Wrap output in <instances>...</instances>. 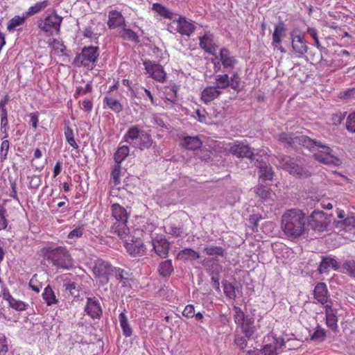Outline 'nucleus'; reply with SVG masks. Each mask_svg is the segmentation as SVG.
I'll list each match as a JSON object with an SVG mask.
<instances>
[{
	"mask_svg": "<svg viewBox=\"0 0 355 355\" xmlns=\"http://www.w3.org/2000/svg\"><path fill=\"white\" fill-rule=\"evenodd\" d=\"M26 18L27 16L26 14L24 16H14L9 20L7 25V30L9 32H13L17 27L23 25L25 23Z\"/></svg>",
	"mask_w": 355,
	"mask_h": 355,
	"instance_id": "obj_31",
	"label": "nucleus"
},
{
	"mask_svg": "<svg viewBox=\"0 0 355 355\" xmlns=\"http://www.w3.org/2000/svg\"><path fill=\"white\" fill-rule=\"evenodd\" d=\"M216 87L218 89H226L230 86V78L227 74L217 75L216 76Z\"/></svg>",
	"mask_w": 355,
	"mask_h": 355,
	"instance_id": "obj_44",
	"label": "nucleus"
},
{
	"mask_svg": "<svg viewBox=\"0 0 355 355\" xmlns=\"http://www.w3.org/2000/svg\"><path fill=\"white\" fill-rule=\"evenodd\" d=\"M48 1L46 0L37 2L33 6H31L27 12H26V16H31L41 12L48 6Z\"/></svg>",
	"mask_w": 355,
	"mask_h": 355,
	"instance_id": "obj_42",
	"label": "nucleus"
},
{
	"mask_svg": "<svg viewBox=\"0 0 355 355\" xmlns=\"http://www.w3.org/2000/svg\"><path fill=\"white\" fill-rule=\"evenodd\" d=\"M112 272L113 267L108 262L100 259L95 261L93 273L103 284L108 282V276L112 275Z\"/></svg>",
	"mask_w": 355,
	"mask_h": 355,
	"instance_id": "obj_9",
	"label": "nucleus"
},
{
	"mask_svg": "<svg viewBox=\"0 0 355 355\" xmlns=\"http://www.w3.org/2000/svg\"><path fill=\"white\" fill-rule=\"evenodd\" d=\"M345 119V114L340 112L334 113L331 116V121L333 125H340Z\"/></svg>",
	"mask_w": 355,
	"mask_h": 355,
	"instance_id": "obj_64",
	"label": "nucleus"
},
{
	"mask_svg": "<svg viewBox=\"0 0 355 355\" xmlns=\"http://www.w3.org/2000/svg\"><path fill=\"white\" fill-rule=\"evenodd\" d=\"M119 35L121 38L135 43L139 42V39L137 33L130 28H123L119 31Z\"/></svg>",
	"mask_w": 355,
	"mask_h": 355,
	"instance_id": "obj_41",
	"label": "nucleus"
},
{
	"mask_svg": "<svg viewBox=\"0 0 355 355\" xmlns=\"http://www.w3.org/2000/svg\"><path fill=\"white\" fill-rule=\"evenodd\" d=\"M199 45L205 52L211 55H215L216 53L218 46L214 41V35L210 32H206L199 37Z\"/></svg>",
	"mask_w": 355,
	"mask_h": 355,
	"instance_id": "obj_15",
	"label": "nucleus"
},
{
	"mask_svg": "<svg viewBox=\"0 0 355 355\" xmlns=\"http://www.w3.org/2000/svg\"><path fill=\"white\" fill-rule=\"evenodd\" d=\"M277 344L275 345H266L261 352V354L263 355H277Z\"/></svg>",
	"mask_w": 355,
	"mask_h": 355,
	"instance_id": "obj_57",
	"label": "nucleus"
},
{
	"mask_svg": "<svg viewBox=\"0 0 355 355\" xmlns=\"http://www.w3.org/2000/svg\"><path fill=\"white\" fill-rule=\"evenodd\" d=\"M293 51L298 58L303 57L308 51L307 42L304 36L292 31L290 34Z\"/></svg>",
	"mask_w": 355,
	"mask_h": 355,
	"instance_id": "obj_10",
	"label": "nucleus"
},
{
	"mask_svg": "<svg viewBox=\"0 0 355 355\" xmlns=\"http://www.w3.org/2000/svg\"><path fill=\"white\" fill-rule=\"evenodd\" d=\"M130 149L128 146H122L117 148L114 155V159L116 164H120L129 155Z\"/></svg>",
	"mask_w": 355,
	"mask_h": 355,
	"instance_id": "obj_39",
	"label": "nucleus"
},
{
	"mask_svg": "<svg viewBox=\"0 0 355 355\" xmlns=\"http://www.w3.org/2000/svg\"><path fill=\"white\" fill-rule=\"evenodd\" d=\"M179 86L175 84H171L165 88V102H169L171 104H176L178 100V92L179 91Z\"/></svg>",
	"mask_w": 355,
	"mask_h": 355,
	"instance_id": "obj_28",
	"label": "nucleus"
},
{
	"mask_svg": "<svg viewBox=\"0 0 355 355\" xmlns=\"http://www.w3.org/2000/svg\"><path fill=\"white\" fill-rule=\"evenodd\" d=\"M112 215L116 220L112 229L121 238H125L128 236L129 228L127 226L128 214L126 209L118 203H114L111 206Z\"/></svg>",
	"mask_w": 355,
	"mask_h": 355,
	"instance_id": "obj_3",
	"label": "nucleus"
},
{
	"mask_svg": "<svg viewBox=\"0 0 355 355\" xmlns=\"http://www.w3.org/2000/svg\"><path fill=\"white\" fill-rule=\"evenodd\" d=\"M306 216L298 209L286 210L282 216L281 230L288 239H298L305 233Z\"/></svg>",
	"mask_w": 355,
	"mask_h": 355,
	"instance_id": "obj_1",
	"label": "nucleus"
},
{
	"mask_svg": "<svg viewBox=\"0 0 355 355\" xmlns=\"http://www.w3.org/2000/svg\"><path fill=\"white\" fill-rule=\"evenodd\" d=\"M338 268V261L334 258L327 257L322 259L318 270L320 273H324L329 272L331 268L337 270Z\"/></svg>",
	"mask_w": 355,
	"mask_h": 355,
	"instance_id": "obj_27",
	"label": "nucleus"
},
{
	"mask_svg": "<svg viewBox=\"0 0 355 355\" xmlns=\"http://www.w3.org/2000/svg\"><path fill=\"white\" fill-rule=\"evenodd\" d=\"M180 146L188 150H196L202 146V141L198 136H182L180 137Z\"/></svg>",
	"mask_w": 355,
	"mask_h": 355,
	"instance_id": "obj_16",
	"label": "nucleus"
},
{
	"mask_svg": "<svg viewBox=\"0 0 355 355\" xmlns=\"http://www.w3.org/2000/svg\"><path fill=\"white\" fill-rule=\"evenodd\" d=\"M9 149L10 142L8 140V138H4V136H3L2 142L0 146V157L2 160H4L7 158Z\"/></svg>",
	"mask_w": 355,
	"mask_h": 355,
	"instance_id": "obj_49",
	"label": "nucleus"
},
{
	"mask_svg": "<svg viewBox=\"0 0 355 355\" xmlns=\"http://www.w3.org/2000/svg\"><path fill=\"white\" fill-rule=\"evenodd\" d=\"M125 22V18L120 12L115 10L109 12L107 26L110 29L124 26Z\"/></svg>",
	"mask_w": 355,
	"mask_h": 355,
	"instance_id": "obj_22",
	"label": "nucleus"
},
{
	"mask_svg": "<svg viewBox=\"0 0 355 355\" xmlns=\"http://www.w3.org/2000/svg\"><path fill=\"white\" fill-rule=\"evenodd\" d=\"M139 148L141 150L144 148H149L153 144V139L150 135L146 132H142L139 137Z\"/></svg>",
	"mask_w": 355,
	"mask_h": 355,
	"instance_id": "obj_46",
	"label": "nucleus"
},
{
	"mask_svg": "<svg viewBox=\"0 0 355 355\" xmlns=\"http://www.w3.org/2000/svg\"><path fill=\"white\" fill-rule=\"evenodd\" d=\"M338 224L343 225L345 231H349L355 227V216H347Z\"/></svg>",
	"mask_w": 355,
	"mask_h": 355,
	"instance_id": "obj_51",
	"label": "nucleus"
},
{
	"mask_svg": "<svg viewBox=\"0 0 355 355\" xmlns=\"http://www.w3.org/2000/svg\"><path fill=\"white\" fill-rule=\"evenodd\" d=\"M258 167L259 168V178L262 181L265 182L272 179L273 171L271 166H267L266 163H262Z\"/></svg>",
	"mask_w": 355,
	"mask_h": 355,
	"instance_id": "obj_34",
	"label": "nucleus"
},
{
	"mask_svg": "<svg viewBox=\"0 0 355 355\" xmlns=\"http://www.w3.org/2000/svg\"><path fill=\"white\" fill-rule=\"evenodd\" d=\"M233 310L234 311V320L236 324L240 325L241 323H244L246 319L248 318L245 317L244 312L240 307L234 306Z\"/></svg>",
	"mask_w": 355,
	"mask_h": 355,
	"instance_id": "obj_47",
	"label": "nucleus"
},
{
	"mask_svg": "<svg viewBox=\"0 0 355 355\" xmlns=\"http://www.w3.org/2000/svg\"><path fill=\"white\" fill-rule=\"evenodd\" d=\"M29 286L31 288L35 291L36 293H39L42 287V284L38 282L37 275H35L31 279L29 282Z\"/></svg>",
	"mask_w": 355,
	"mask_h": 355,
	"instance_id": "obj_61",
	"label": "nucleus"
},
{
	"mask_svg": "<svg viewBox=\"0 0 355 355\" xmlns=\"http://www.w3.org/2000/svg\"><path fill=\"white\" fill-rule=\"evenodd\" d=\"M263 219L261 214H252L250 216L249 223L252 225V229L254 232H257L259 227V223Z\"/></svg>",
	"mask_w": 355,
	"mask_h": 355,
	"instance_id": "obj_55",
	"label": "nucleus"
},
{
	"mask_svg": "<svg viewBox=\"0 0 355 355\" xmlns=\"http://www.w3.org/2000/svg\"><path fill=\"white\" fill-rule=\"evenodd\" d=\"M325 218L322 211H313L311 215V225L315 231L322 232L325 230Z\"/></svg>",
	"mask_w": 355,
	"mask_h": 355,
	"instance_id": "obj_20",
	"label": "nucleus"
},
{
	"mask_svg": "<svg viewBox=\"0 0 355 355\" xmlns=\"http://www.w3.org/2000/svg\"><path fill=\"white\" fill-rule=\"evenodd\" d=\"M120 326L122 329L123 334L125 337H130L132 334V329L129 324L128 318L125 313L122 312L119 314Z\"/></svg>",
	"mask_w": 355,
	"mask_h": 355,
	"instance_id": "obj_35",
	"label": "nucleus"
},
{
	"mask_svg": "<svg viewBox=\"0 0 355 355\" xmlns=\"http://www.w3.org/2000/svg\"><path fill=\"white\" fill-rule=\"evenodd\" d=\"M326 338V331L320 327H318L315 331L311 336V339L315 342L321 343L325 340Z\"/></svg>",
	"mask_w": 355,
	"mask_h": 355,
	"instance_id": "obj_48",
	"label": "nucleus"
},
{
	"mask_svg": "<svg viewBox=\"0 0 355 355\" xmlns=\"http://www.w3.org/2000/svg\"><path fill=\"white\" fill-rule=\"evenodd\" d=\"M343 268L351 277H355V261L348 260L344 262Z\"/></svg>",
	"mask_w": 355,
	"mask_h": 355,
	"instance_id": "obj_54",
	"label": "nucleus"
},
{
	"mask_svg": "<svg viewBox=\"0 0 355 355\" xmlns=\"http://www.w3.org/2000/svg\"><path fill=\"white\" fill-rule=\"evenodd\" d=\"M200 257L199 253L191 248L182 250L178 254V258L184 261H194L200 259Z\"/></svg>",
	"mask_w": 355,
	"mask_h": 355,
	"instance_id": "obj_30",
	"label": "nucleus"
},
{
	"mask_svg": "<svg viewBox=\"0 0 355 355\" xmlns=\"http://www.w3.org/2000/svg\"><path fill=\"white\" fill-rule=\"evenodd\" d=\"M204 252L208 256H220L224 257L225 250L220 246L209 245L204 248Z\"/></svg>",
	"mask_w": 355,
	"mask_h": 355,
	"instance_id": "obj_45",
	"label": "nucleus"
},
{
	"mask_svg": "<svg viewBox=\"0 0 355 355\" xmlns=\"http://www.w3.org/2000/svg\"><path fill=\"white\" fill-rule=\"evenodd\" d=\"M103 103L115 113H119L123 110V105L116 98L106 96L103 98Z\"/></svg>",
	"mask_w": 355,
	"mask_h": 355,
	"instance_id": "obj_29",
	"label": "nucleus"
},
{
	"mask_svg": "<svg viewBox=\"0 0 355 355\" xmlns=\"http://www.w3.org/2000/svg\"><path fill=\"white\" fill-rule=\"evenodd\" d=\"M124 273H125L124 270H123L120 268H114L113 267V272H112V275H114L116 277V279L123 282L125 286V281L127 280V278L125 277Z\"/></svg>",
	"mask_w": 355,
	"mask_h": 355,
	"instance_id": "obj_60",
	"label": "nucleus"
},
{
	"mask_svg": "<svg viewBox=\"0 0 355 355\" xmlns=\"http://www.w3.org/2000/svg\"><path fill=\"white\" fill-rule=\"evenodd\" d=\"M0 130L4 138L8 137L9 125L8 120V111L4 106L1 110V127Z\"/></svg>",
	"mask_w": 355,
	"mask_h": 355,
	"instance_id": "obj_33",
	"label": "nucleus"
},
{
	"mask_svg": "<svg viewBox=\"0 0 355 355\" xmlns=\"http://www.w3.org/2000/svg\"><path fill=\"white\" fill-rule=\"evenodd\" d=\"M221 93L215 86H209L202 90L200 99L204 103L208 104L217 98Z\"/></svg>",
	"mask_w": 355,
	"mask_h": 355,
	"instance_id": "obj_21",
	"label": "nucleus"
},
{
	"mask_svg": "<svg viewBox=\"0 0 355 355\" xmlns=\"http://www.w3.org/2000/svg\"><path fill=\"white\" fill-rule=\"evenodd\" d=\"M8 351L7 340L3 334L0 333V355H5Z\"/></svg>",
	"mask_w": 355,
	"mask_h": 355,
	"instance_id": "obj_62",
	"label": "nucleus"
},
{
	"mask_svg": "<svg viewBox=\"0 0 355 355\" xmlns=\"http://www.w3.org/2000/svg\"><path fill=\"white\" fill-rule=\"evenodd\" d=\"M142 132L138 125L132 126L124 135L123 140L128 143H131L132 141L139 139Z\"/></svg>",
	"mask_w": 355,
	"mask_h": 355,
	"instance_id": "obj_32",
	"label": "nucleus"
},
{
	"mask_svg": "<svg viewBox=\"0 0 355 355\" xmlns=\"http://www.w3.org/2000/svg\"><path fill=\"white\" fill-rule=\"evenodd\" d=\"M159 275L162 277H168L173 271L172 261L170 259L162 261L158 268Z\"/></svg>",
	"mask_w": 355,
	"mask_h": 355,
	"instance_id": "obj_40",
	"label": "nucleus"
},
{
	"mask_svg": "<svg viewBox=\"0 0 355 355\" xmlns=\"http://www.w3.org/2000/svg\"><path fill=\"white\" fill-rule=\"evenodd\" d=\"M281 164L282 168L287 171L290 174L300 178H306L310 176L308 171L294 163L293 159L289 157H284L282 158Z\"/></svg>",
	"mask_w": 355,
	"mask_h": 355,
	"instance_id": "obj_11",
	"label": "nucleus"
},
{
	"mask_svg": "<svg viewBox=\"0 0 355 355\" xmlns=\"http://www.w3.org/2000/svg\"><path fill=\"white\" fill-rule=\"evenodd\" d=\"M64 133L66 141L67 143L74 149H77L78 148V145L77 144L73 135V130L69 125H65L64 128Z\"/></svg>",
	"mask_w": 355,
	"mask_h": 355,
	"instance_id": "obj_43",
	"label": "nucleus"
},
{
	"mask_svg": "<svg viewBox=\"0 0 355 355\" xmlns=\"http://www.w3.org/2000/svg\"><path fill=\"white\" fill-rule=\"evenodd\" d=\"M220 60L222 65L225 69H233L237 63L236 58L231 55L230 51L226 49L223 48L220 51Z\"/></svg>",
	"mask_w": 355,
	"mask_h": 355,
	"instance_id": "obj_23",
	"label": "nucleus"
},
{
	"mask_svg": "<svg viewBox=\"0 0 355 355\" xmlns=\"http://www.w3.org/2000/svg\"><path fill=\"white\" fill-rule=\"evenodd\" d=\"M6 209L0 204V231L7 227L8 222L6 218Z\"/></svg>",
	"mask_w": 355,
	"mask_h": 355,
	"instance_id": "obj_58",
	"label": "nucleus"
},
{
	"mask_svg": "<svg viewBox=\"0 0 355 355\" xmlns=\"http://www.w3.org/2000/svg\"><path fill=\"white\" fill-rule=\"evenodd\" d=\"M326 324L332 331H336L338 329V318L336 310L332 308V302L326 304L324 306Z\"/></svg>",
	"mask_w": 355,
	"mask_h": 355,
	"instance_id": "obj_18",
	"label": "nucleus"
},
{
	"mask_svg": "<svg viewBox=\"0 0 355 355\" xmlns=\"http://www.w3.org/2000/svg\"><path fill=\"white\" fill-rule=\"evenodd\" d=\"M314 298L321 304H329L328 289L324 283L320 282L316 284L313 291Z\"/></svg>",
	"mask_w": 355,
	"mask_h": 355,
	"instance_id": "obj_19",
	"label": "nucleus"
},
{
	"mask_svg": "<svg viewBox=\"0 0 355 355\" xmlns=\"http://www.w3.org/2000/svg\"><path fill=\"white\" fill-rule=\"evenodd\" d=\"M85 311L92 319H99L103 315L100 302L96 297L87 298Z\"/></svg>",
	"mask_w": 355,
	"mask_h": 355,
	"instance_id": "obj_13",
	"label": "nucleus"
},
{
	"mask_svg": "<svg viewBox=\"0 0 355 355\" xmlns=\"http://www.w3.org/2000/svg\"><path fill=\"white\" fill-rule=\"evenodd\" d=\"M239 326H241L242 331L245 334V337L248 338H250L255 331L254 320L252 318L246 319L244 323H241Z\"/></svg>",
	"mask_w": 355,
	"mask_h": 355,
	"instance_id": "obj_38",
	"label": "nucleus"
},
{
	"mask_svg": "<svg viewBox=\"0 0 355 355\" xmlns=\"http://www.w3.org/2000/svg\"><path fill=\"white\" fill-rule=\"evenodd\" d=\"M100 55L99 48L98 46H85L81 52L76 55L73 60V64L77 67H89L92 64L91 69L94 68V65L98 60Z\"/></svg>",
	"mask_w": 355,
	"mask_h": 355,
	"instance_id": "obj_5",
	"label": "nucleus"
},
{
	"mask_svg": "<svg viewBox=\"0 0 355 355\" xmlns=\"http://www.w3.org/2000/svg\"><path fill=\"white\" fill-rule=\"evenodd\" d=\"M295 141L296 144L302 145L312 151H315V148H318L321 143V141L311 139L305 135L295 136Z\"/></svg>",
	"mask_w": 355,
	"mask_h": 355,
	"instance_id": "obj_26",
	"label": "nucleus"
},
{
	"mask_svg": "<svg viewBox=\"0 0 355 355\" xmlns=\"http://www.w3.org/2000/svg\"><path fill=\"white\" fill-rule=\"evenodd\" d=\"M345 125L348 132L355 133V111L348 115Z\"/></svg>",
	"mask_w": 355,
	"mask_h": 355,
	"instance_id": "obj_53",
	"label": "nucleus"
},
{
	"mask_svg": "<svg viewBox=\"0 0 355 355\" xmlns=\"http://www.w3.org/2000/svg\"><path fill=\"white\" fill-rule=\"evenodd\" d=\"M152 9L165 19H172L173 17V13L166 6L160 3H153Z\"/></svg>",
	"mask_w": 355,
	"mask_h": 355,
	"instance_id": "obj_37",
	"label": "nucleus"
},
{
	"mask_svg": "<svg viewBox=\"0 0 355 355\" xmlns=\"http://www.w3.org/2000/svg\"><path fill=\"white\" fill-rule=\"evenodd\" d=\"M63 286L65 290L69 291L71 295L77 296L78 295L79 290L76 282L65 283Z\"/></svg>",
	"mask_w": 355,
	"mask_h": 355,
	"instance_id": "obj_59",
	"label": "nucleus"
},
{
	"mask_svg": "<svg viewBox=\"0 0 355 355\" xmlns=\"http://www.w3.org/2000/svg\"><path fill=\"white\" fill-rule=\"evenodd\" d=\"M255 192L262 199H266L270 195V189L266 186L259 185L256 187Z\"/></svg>",
	"mask_w": 355,
	"mask_h": 355,
	"instance_id": "obj_56",
	"label": "nucleus"
},
{
	"mask_svg": "<svg viewBox=\"0 0 355 355\" xmlns=\"http://www.w3.org/2000/svg\"><path fill=\"white\" fill-rule=\"evenodd\" d=\"M43 300L47 306H51L58 302V300L55 295V293L50 286H47L42 293Z\"/></svg>",
	"mask_w": 355,
	"mask_h": 355,
	"instance_id": "obj_36",
	"label": "nucleus"
},
{
	"mask_svg": "<svg viewBox=\"0 0 355 355\" xmlns=\"http://www.w3.org/2000/svg\"><path fill=\"white\" fill-rule=\"evenodd\" d=\"M92 90V84L88 83L85 85V88L81 87H78L76 88V92L74 94V97L78 98L80 95L86 94L89 92H91Z\"/></svg>",
	"mask_w": 355,
	"mask_h": 355,
	"instance_id": "obj_63",
	"label": "nucleus"
},
{
	"mask_svg": "<svg viewBox=\"0 0 355 355\" xmlns=\"http://www.w3.org/2000/svg\"><path fill=\"white\" fill-rule=\"evenodd\" d=\"M229 153L239 158L247 157L251 159L254 155L253 151L248 145L238 141L230 146Z\"/></svg>",
	"mask_w": 355,
	"mask_h": 355,
	"instance_id": "obj_14",
	"label": "nucleus"
},
{
	"mask_svg": "<svg viewBox=\"0 0 355 355\" xmlns=\"http://www.w3.org/2000/svg\"><path fill=\"white\" fill-rule=\"evenodd\" d=\"M111 177L114 185H118L121 183V166L119 164H116L114 166L112 173Z\"/></svg>",
	"mask_w": 355,
	"mask_h": 355,
	"instance_id": "obj_52",
	"label": "nucleus"
},
{
	"mask_svg": "<svg viewBox=\"0 0 355 355\" xmlns=\"http://www.w3.org/2000/svg\"><path fill=\"white\" fill-rule=\"evenodd\" d=\"M332 149L322 144H320L318 149L315 150L313 157L318 162L327 165L340 166L342 164V160L332 153Z\"/></svg>",
	"mask_w": 355,
	"mask_h": 355,
	"instance_id": "obj_7",
	"label": "nucleus"
},
{
	"mask_svg": "<svg viewBox=\"0 0 355 355\" xmlns=\"http://www.w3.org/2000/svg\"><path fill=\"white\" fill-rule=\"evenodd\" d=\"M3 298L8 302L9 306L18 311H22L26 309L27 304L21 300L13 297L9 292H3Z\"/></svg>",
	"mask_w": 355,
	"mask_h": 355,
	"instance_id": "obj_25",
	"label": "nucleus"
},
{
	"mask_svg": "<svg viewBox=\"0 0 355 355\" xmlns=\"http://www.w3.org/2000/svg\"><path fill=\"white\" fill-rule=\"evenodd\" d=\"M173 23L176 24V30L182 35L189 37L195 31V26L184 17H179L178 19L173 20Z\"/></svg>",
	"mask_w": 355,
	"mask_h": 355,
	"instance_id": "obj_17",
	"label": "nucleus"
},
{
	"mask_svg": "<svg viewBox=\"0 0 355 355\" xmlns=\"http://www.w3.org/2000/svg\"><path fill=\"white\" fill-rule=\"evenodd\" d=\"M151 243L155 253L161 258H166L168 254L170 243L164 236L154 237L150 233Z\"/></svg>",
	"mask_w": 355,
	"mask_h": 355,
	"instance_id": "obj_12",
	"label": "nucleus"
},
{
	"mask_svg": "<svg viewBox=\"0 0 355 355\" xmlns=\"http://www.w3.org/2000/svg\"><path fill=\"white\" fill-rule=\"evenodd\" d=\"M155 230V227L153 224H148L145 226V230H137L138 232H143L142 239L139 237H135L131 236L129 239L125 241L124 246L127 252L132 256H142L145 254L146 248L144 243L146 239V234L148 232H153Z\"/></svg>",
	"mask_w": 355,
	"mask_h": 355,
	"instance_id": "obj_4",
	"label": "nucleus"
},
{
	"mask_svg": "<svg viewBox=\"0 0 355 355\" xmlns=\"http://www.w3.org/2000/svg\"><path fill=\"white\" fill-rule=\"evenodd\" d=\"M39 254L57 268L68 270L73 266V259L65 246H45Z\"/></svg>",
	"mask_w": 355,
	"mask_h": 355,
	"instance_id": "obj_2",
	"label": "nucleus"
},
{
	"mask_svg": "<svg viewBox=\"0 0 355 355\" xmlns=\"http://www.w3.org/2000/svg\"><path fill=\"white\" fill-rule=\"evenodd\" d=\"M286 25L283 21H279L275 26L274 31L272 33V46H278L281 44L283 37L286 35Z\"/></svg>",
	"mask_w": 355,
	"mask_h": 355,
	"instance_id": "obj_24",
	"label": "nucleus"
},
{
	"mask_svg": "<svg viewBox=\"0 0 355 355\" xmlns=\"http://www.w3.org/2000/svg\"><path fill=\"white\" fill-rule=\"evenodd\" d=\"M62 21V17L58 15L55 12L49 14L44 19L38 21V27L46 36L59 35L60 26Z\"/></svg>",
	"mask_w": 355,
	"mask_h": 355,
	"instance_id": "obj_6",
	"label": "nucleus"
},
{
	"mask_svg": "<svg viewBox=\"0 0 355 355\" xmlns=\"http://www.w3.org/2000/svg\"><path fill=\"white\" fill-rule=\"evenodd\" d=\"M279 140L289 146H293L296 144L295 137H293V135L290 133L282 132L279 135Z\"/></svg>",
	"mask_w": 355,
	"mask_h": 355,
	"instance_id": "obj_50",
	"label": "nucleus"
},
{
	"mask_svg": "<svg viewBox=\"0 0 355 355\" xmlns=\"http://www.w3.org/2000/svg\"><path fill=\"white\" fill-rule=\"evenodd\" d=\"M146 73L154 80L164 83L166 80V73L160 64L146 60L143 62Z\"/></svg>",
	"mask_w": 355,
	"mask_h": 355,
	"instance_id": "obj_8",
	"label": "nucleus"
}]
</instances>
